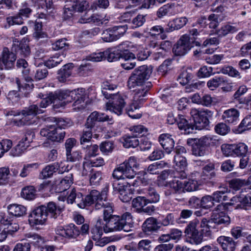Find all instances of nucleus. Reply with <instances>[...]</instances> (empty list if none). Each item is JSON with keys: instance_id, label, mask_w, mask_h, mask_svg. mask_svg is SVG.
Returning <instances> with one entry per match:
<instances>
[{"instance_id": "52", "label": "nucleus", "mask_w": 251, "mask_h": 251, "mask_svg": "<svg viewBox=\"0 0 251 251\" xmlns=\"http://www.w3.org/2000/svg\"><path fill=\"white\" fill-rule=\"evenodd\" d=\"M149 202L147 198L145 197H137L134 199L132 201V205L133 207L138 209H141L146 206Z\"/></svg>"}, {"instance_id": "63", "label": "nucleus", "mask_w": 251, "mask_h": 251, "mask_svg": "<svg viewBox=\"0 0 251 251\" xmlns=\"http://www.w3.org/2000/svg\"><path fill=\"white\" fill-rule=\"evenodd\" d=\"M92 70L91 66L89 64L81 65L77 69V73L80 76H86L91 74Z\"/></svg>"}, {"instance_id": "45", "label": "nucleus", "mask_w": 251, "mask_h": 251, "mask_svg": "<svg viewBox=\"0 0 251 251\" xmlns=\"http://www.w3.org/2000/svg\"><path fill=\"white\" fill-rule=\"evenodd\" d=\"M248 151V146L243 143L234 144V156H245Z\"/></svg>"}, {"instance_id": "24", "label": "nucleus", "mask_w": 251, "mask_h": 251, "mask_svg": "<svg viewBox=\"0 0 251 251\" xmlns=\"http://www.w3.org/2000/svg\"><path fill=\"white\" fill-rule=\"evenodd\" d=\"M109 116L104 113H99L97 111L92 112L88 117L85 126L88 128L94 127L96 122L112 121Z\"/></svg>"}, {"instance_id": "43", "label": "nucleus", "mask_w": 251, "mask_h": 251, "mask_svg": "<svg viewBox=\"0 0 251 251\" xmlns=\"http://www.w3.org/2000/svg\"><path fill=\"white\" fill-rule=\"evenodd\" d=\"M225 82L223 76H216L210 79L207 82V86L211 90H214Z\"/></svg>"}, {"instance_id": "23", "label": "nucleus", "mask_w": 251, "mask_h": 251, "mask_svg": "<svg viewBox=\"0 0 251 251\" xmlns=\"http://www.w3.org/2000/svg\"><path fill=\"white\" fill-rule=\"evenodd\" d=\"M240 112L234 108L225 110L222 116L225 122L229 125H236L239 121Z\"/></svg>"}, {"instance_id": "32", "label": "nucleus", "mask_w": 251, "mask_h": 251, "mask_svg": "<svg viewBox=\"0 0 251 251\" xmlns=\"http://www.w3.org/2000/svg\"><path fill=\"white\" fill-rule=\"evenodd\" d=\"M159 227L156 220L153 217L147 219L143 224L144 231L149 234L151 232L156 231Z\"/></svg>"}, {"instance_id": "22", "label": "nucleus", "mask_w": 251, "mask_h": 251, "mask_svg": "<svg viewBox=\"0 0 251 251\" xmlns=\"http://www.w3.org/2000/svg\"><path fill=\"white\" fill-rule=\"evenodd\" d=\"M57 235L66 238H76L79 235L78 228L73 224L62 226H59L55 229Z\"/></svg>"}, {"instance_id": "29", "label": "nucleus", "mask_w": 251, "mask_h": 251, "mask_svg": "<svg viewBox=\"0 0 251 251\" xmlns=\"http://www.w3.org/2000/svg\"><path fill=\"white\" fill-rule=\"evenodd\" d=\"M215 165L213 163H210L206 165L202 169V172L200 174V179L203 182V181L208 180L214 177L215 176L214 172Z\"/></svg>"}, {"instance_id": "34", "label": "nucleus", "mask_w": 251, "mask_h": 251, "mask_svg": "<svg viewBox=\"0 0 251 251\" xmlns=\"http://www.w3.org/2000/svg\"><path fill=\"white\" fill-rule=\"evenodd\" d=\"M14 48L16 53L22 57H26L30 54L29 46L25 41H22L19 44H15Z\"/></svg>"}, {"instance_id": "47", "label": "nucleus", "mask_w": 251, "mask_h": 251, "mask_svg": "<svg viewBox=\"0 0 251 251\" xmlns=\"http://www.w3.org/2000/svg\"><path fill=\"white\" fill-rule=\"evenodd\" d=\"M34 29L35 31L33 35L36 38H44L47 37V34L42 30V22L36 20L35 22Z\"/></svg>"}, {"instance_id": "61", "label": "nucleus", "mask_w": 251, "mask_h": 251, "mask_svg": "<svg viewBox=\"0 0 251 251\" xmlns=\"http://www.w3.org/2000/svg\"><path fill=\"white\" fill-rule=\"evenodd\" d=\"M146 22V16L138 14L131 21V26L132 28H136L143 25Z\"/></svg>"}, {"instance_id": "50", "label": "nucleus", "mask_w": 251, "mask_h": 251, "mask_svg": "<svg viewBox=\"0 0 251 251\" xmlns=\"http://www.w3.org/2000/svg\"><path fill=\"white\" fill-rule=\"evenodd\" d=\"M130 130L133 135L137 138L138 136H143L148 132V129L142 125H137L130 127Z\"/></svg>"}, {"instance_id": "10", "label": "nucleus", "mask_w": 251, "mask_h": 251, "mask_svg": "<svg viewBox=\"0 0 251 251\" xmlns=\"http://www.w3.org/2000/svg\"><path fill=\"white\" fill-rule=\"evenodd\" d=\"M149 46L154 50L153 57L155 60L163 58L172 47V44L169 41H160L152 38L150 41Z\"/></svg>"}, {"instance_id": "15", "label": "nucleus", "mask_w": 251, "mask_h": 251, "mask_svg": "<svg viewBox=\"0 0 251 251\" xmlns=\"http://www.w3.org/2000/svg\"><path fill=\"white\" fill-rule=\"evenodd\" d=\"M212 138L209 136H204L195 139L192 146V153L196 156H202L206 154L207 147L212 143Z\"/></svg>"}, {"instance_id": "4", "label": "nucleus", "mask_w": 251, "mask_h": 251, "mask_svg": "<svg viewBox=\"0 0 251 251\" xmlns=\"http://www.w3.org/2000/svg\"><path fill=\"white\" fill-rule=\"evenodd\" d=\"M139 166V164L137 158L134 156H131L114 170L112 176L118 180L132 179L136 175L135 169H138Z\"/></svg>"}, {"instance_id": "39", "label": "nucleus", "mask_w": 251, "mask_h": 251, "mask_svg": "<svg viewBox=\"0 0 251 251\" xmlns=\"http://www.w3.org/2000/svg\"><path fill=\"white\" fill-rule=\"evenodd\" d=\"M124 147L126 148H135L139 145V140L133 136H125L122 139Z\"/></svg>"}, {"instance_id": "54", "label": "nucleus", "mask_w": 251, "mask_h": 251, "mask_svg": "<svg viewBox=\"0 0 251 251\" xmlns=\"http://www.w3.org/2000/svg\"><path fill=\"white\" fill-rule=\"evenodd\" d=\"M12 146V142L9 139H3L0 141V158L9 151Z\"/></svg>"}, {"instance_id": "36", "label": "nucleus", "mask_w": 251, "mask_h": 251, "mask_svg": "<svg viewBox=\"0 0 251 251\" xmlns=\"http://www.w3.org/2000/svg\"><path fill=\"white\" fill-rule=\"evenodd\" d=\"M213 223L211 221H208L206 219H202L201 223H199L198 228H201V233L203 236H209L211 234L212 226Z\"/></svg>"}, {"instance_id": "28", "label": "nucleus", "mask_w": 251, "mask_h": 251, "mask_svg": "<svg viewBox=\"0 0 251 251\" xmlns=\"http://www.w3.org/2000/svg\"><path fill=\"white\" fill-rule=\"evenodd\" d=\"M217 241L224 251H234L235 249V243L230 237L220 236Z\"/></svg>"}, {"instance_id": "5", "label": "nucleus", "mask_w": 251, "mask_h": 251, "mask_svg": "<svg viewBox=\"0 0 251 251\" xmlns=\"http://www.w3.org/2000/svg\"><path fill=\"white\" fill-rule=\"evenodd\" d=\"M151 66L143 65L138 67L128 78L127 86L129 89L138 88L149 84L146 80L152 73Z\"/></svg>"}, {"instance_id": "12", "label": "nucleus", "mask_w": 251, "mask_h": 251, "mask_svg": "<svg viewBox=\"0 0 251 251\" xmlns=\"http://www.w3.org/2000/svg\"><path fill=\"white\" fill-rule=\"evenodd\" d=\"M172 173V171L170 170H165L162 172L161 177L164 179L167 178L169 176H170V177H175V178L172 180H170L168 182H167L166 185L167 186L170 187L176 193H181L185 192L184 188V181H182L180 180H179L178 178L180 177L182 179L185 178V174L183 172L180 175H175V176H173Z\"/></svg>"}, {"instance_id": "55", "label": "nucleus", "mask_w": 251, "mask_h": 251, "mask_svg": "<svg viewBox=\"0 0 251 251\" xmlns=\"http://www.w3.org/2000/svg\"><path fill=\"white\" fill-rule=\"evenodd\" d=\"M39 97L41 98L42 99L40 102V106L41 108H46L51 103L54 104V95L53 93H50L48 97L43 98L44 95L41 93L39 94Z\"/></svg>"}, {"instance_id": "56", "label": "nucleus", "mask_w": 251, "mask_h": 251, "mask_svg": "<svg viewBox=\"0 0 251 251\" xmlns=\"http://www.w3.org/2000/svg\"><path fill=\"white\" fill-rule=\"evenodd\" d=\"M174 161L176 164L175 167L176 170L183 169L187 165L186 158L180 154L175 155Z\"/></svg>"}, {"instance_id": "16", "label": "nucleus", "mask_w": 251, "mask_h": 251, "mask_svg": "<svg viewBox=\"0 0 251 251\" xmlns=\"http://www.w3.org/2000/svg\"><path fill=\"white\" fill-rule=\"evenodd\" d=\"M137 180H135L131 184L129 182H127L126 184L119 183L118 184L115 183L113 184V189L115 191L119 193V198L122 201L124 202H128L132 198L131 193L129 192L130 189L129 187L132 185L134 186L136 185Z\"/></svg>"}, {"instance_id": "14", "label": "nucleus", "mask_w": 251, "mask_h": 251, "mask_svg": "<svg viewBox=\"0 0 251 251\" xmlns=\"http://www.w3.org/2000/svg\"><path fill=\"white\" fill-rule=\"evenodd\" d=\"M40 134L52 141L60 142L64 139L65 132L60 128L50 125L42 128L40 131Z\"/></svg>"}, {"instance_id": "8", "label": "nucleus", "mask_w": 251, "mask_h": 251, "mask_svg": "<svg viewBox=\"0 0 251 251\" xmlns=\"http://www.w3.org/2000/svg\"><path fill=\"white\" fill-rule=\"evenodd\" d=\"M83 92V88H78L76 90L70 91L69 90H60L53 93L54 106L55 108H59L64 106L67 103L75 99V95H78L79 97L82 96Z\"/></svg>"}, {"instance_id": "37", "label": "nucleus", "mask_w": 251, "mask_h": 251, "mask_svg": "<svg viewBox=\"0 0 251 251\" xmlns=\"http://www.w3.org/2000/svg\"><path fill=\"white\" fill-rule=\"evenodd\" d=\"M229 190L227 187L222 188L221 190L215 192L212 194V197L215 202H220L228 200L227 194Z\"/></svg>"}, {"instance_id": "42", "label": "nucleus", "mask_w": 251, "mask_h": 251, "mask_svg": "<svg viewBox=\"0 0 251 251\" xmlns=\"http://www.w3.org/2000/svg\"><path fill=\"white\" fill-rule=\"evenodd\" d=\"M10 176L9 168L6 167L0 168V185L8 184L10 180Z\"/></svg>"}, {"instance_id": "57", "label": "nucleus", "mask_w": 251, "mask_h": 251, "mask_svg": "<svg viewBox=\"0 0 251 251\" xmlns=\"http://www.w3.org/2000/svg\"><path fill=\"white\" fill-rule=\"evenodd\" d=\"M147 198L149 203H155L160 200V196L153 188H150L148 190Z\"/></svg>"}, {"instance_id": "17", "label": "nucleus", "mask_w": 251, "mask_h": 251, "mask_svg": "<svg viewBox=\"0 0 251 251\" xmlns=\"http://www.w3.org/2000/svg\"><path fill=\"white\" fill-rule=\"evenodd\" d=\"M192 47L190 38L188 35H184L174 46L173 50L176 55L185 54Z\"/></svg>"}, {"instance_id": "20", "label": "nucleus", "mask_w": 251, "mask_h": 251, "mask_svg": "<svg viewBox=\"0 0 251 251\" xmlns=\"http://www.w3.org/2000/svg\"><path fill=\"white\" fill-rule=\"evenodd\" d=\"M88 6V2L85 0H71L67 1L65 5L64 12L67 16L70 17L75 11H82L86 9Z\"/></svg>"}, {"instance_id": "64", "label": "nucleus", "mask_w": 251, "mask_h": 251, "mask_svg": "<svg viewBox=\"0 0 251 251\" xmlns=\"http://www.w3.org/2000/svg\"><path fill=\"white\" fill-rule=\"evenodd\" d=\"M215 130L217 133L220 135H225L230 131V128L226 123H220L215 126Z\"/></svg>"}, {"instance_id": "48", "label": "nucleus", "mask_w": 251, "mask_h": 251, "mask_svg": "<svg viewBox=\"0 0 251 251\" xmlns=\"http://www.w3.org/2000/svg\"><path fill=\"white\" fill-rule=\"evenodd\" d=\"M218 73L228 75L229 76L237 78H241L239 72L231 66H225L220 69Z\"/></svg>"}, {"instance_id": "26", "label": "nucleus", "mask_w": 251, "mask_h": 251, "mask_svg": "<svg viewBox=\"0 0 251 251\" xmlns=\"http://www.w3.org/2000/svg\"><path fill=\"white\" fill-rule=\"evenodd\" d=\"M73 175L69 174L61 180L56 181L55 191L56 193L64 192L73 183Z\"/></svg>"}, {"instance_id": "35", "label": "nucleus", "mask_w": 251, "mask_h": 251, "mask_svg": "<svg viewBox=\"0 0 251 251\" xmlns=\"http://www.w3.org/2000/svg\"><path fill=\"white\" fill-rule=\"evenodd\" d=\"M86 97L85 90L83 88V92L81 96L79 97L78 95H75V101L73 104V108L74 111H79L84 109L86 104L85 101Z\"/></svg>"}, {"instance_id": "46", "label": "nucleus", "mask_w": 251, "mask_h": 251, "mask_svg": "<svg viewBox=\"0 0 251 251\" xmlns=\"http://www.w3.org/2000/svg\"><path fill=\"white\" fill-rule=\"evenodd\" d=\"M105 58L109 62H113L118 60L120 53L117 51V49H108L104 51Z\"/></svg>"}, {"instance_id": "25", "label": "nucleus", "mask_w": 251, "mask_h": 251, "mask_svg": "<svg viewBox=\"0 0 251 251\" xmlns=\"http://www.w3.org/2000/svg\"><path fill=\"white\" fill-rule=\"evenodd\" d=\"M158 141L166 152L171 153L175 145V142L172 136L168 133L162 134L159 136Z\"/></svg>"}, {"instance_id": "62", "label": "nucleus", "mask_w": 251, "mask_h": 251, "mask_svg": "<svg viewBox=\"0 0 251 251\" xmlns=\"http://www.w3.org/2000/svg\"><path fill=\"white\" fill-rule=\"evenodd\" d=\"M133 48H134L133 44L128 41L123 42L117 47V51L120 53L129 50L134 51V50L132 49Z\"/></svg>"}, {"instance_id": "40", "label": "nucleus", "mask_w": 251, "mask_h": 251, "mask_svg": "<svg viewBox=\"0 0 251 251\" xmlns=\"http://www.w3.org/2000/svg\"><path fill=\"white\" fill-rule=\"evenodd\" d=\"M46 212L47 215H50V216L54 219L56 218L61 213V209L56 205L53 202L48 203L47 206H45Z\"/></svg>"}, {"instance_id": "7", "label": "nucleus", "mask_w": 251, "mask_h": 251, "mask_svg": "<svg viewBox=\"0 0 251 251\" xmlns=\"http://www.w3.org/2000/svg\"><path fill=\"white\" fill-rule=\"evenodd\" d=\"M149 85H147L135 89L133 102L127 108L126 111L128 116L132 119H139L142 115L140 113L133 114L135 110L141 107L144 100V98L146 96L149 90Z\"/></svg>"}, {"instance_id": "27", "label": "nucleus", "mask_w": 251, "mask_h": 251, "mask_svg": "<svg viewBox=\"0 0 251 251\" xmlns=\"http://www.w3.org/2000/svg\"><path fill=\"white\" fill-rule=\"evenodd\" d=\"M187 22L188 19L186 17L176 18L168 23V28L166 29V31L169 32L178 30L183 27Z\"/></svg>"}, {"instance_id": "9", "label": "nucleus", "mask_w": 251, "mask_h": 251, "mask_svg": "<svg viewBox=\"0 0 251 251\" xmlns=\"http://www.w3.org/2000/svg\"><path fill=\"white\" fill-rule=\"evenodd\" d=\"M193 119L194 129L201 130L209 125L208 118L212 116V113L208 110H201L193 108L190 112Z\"/></svg>"}, {"instance_id": "53", "label": "nucleus", "mask_w": 251, "mask_h": 251, "mask_svg": "<svg viewBox=\"0 0 251 251\" xmlns=\"http://www.w3.org/2000/svg\"><path fill=\"white\" fill-rule=\"evenodd\" d=\"M101 38L103 41L110 42L117 40L116 35L114 33L112 28H109L103 32L101 34Z\"/></svg>"}, {"instance_id": "13", "label": "nucleus", "mask_w": 251, "mask_h": 251, "mask_svg": "<svg viewBox=\"0 0 251 251\" xmlns=\"http://www.w3.org/2000/svg\"><path fill=\"white\" fill-rule=\"evenodd\" d=\"M45 206L41 205L34 209L29 215L28 222L30 226L44 225L47 220V214Z\"/></svg>"}, {"instance_id": "51", "label": "nucleus", "mask_w": 251, "mask_h": 251, "mask_svg": "<svg viewBox=\"0 0 251 251\" xmlns=\"http://www.w3.org/2000/svg\"><path fill=\"white\" fill-rule=\"evenodd\" d=\"M165 163L162 161L154 162L150 165L147 169V172L151 174H158L160 170L162 169Z\"/></svg>"}, {"instance_id": "18", "label": "nucleus", "mask_w": 251, "mask_h": 251, "mask_svg": "<svg viewBox=\"0 0 251 251\" xmlns=\"http://www.w3.org/2000/svg\"><path fill=\"white\" fill-rule=\"evenodd\" d=\"M225 206L222 204L218 205L214 210L211 215V221L218 225H228L230 223V218L225 212Z\"/></svg>"}, {"instance_id": "11", "label": "nucleus", "mask_w": 251, "mask_h": 251, "mask_svg": "<svg viewBox=\"0 0 251 251\" xmlns=\"http://www.w3.org/2000/svg\"><path fill=\"white\" fill-rule=\"evenodd\" d=\"M199 222L196 220L191 222L185 230L186 242L191 244L198 245L202 241L201 233L199 232Z\"/></svg>"}, {"instance_id": "60", "label": "nucleus", "mask_w": 251, "mask_h": 251, "mask_svg": "<svg viewBox=\"0 0 251 251\" xmlns=\"http://www.w3.org/2000/svg\"><path fill=\"white\" fill-rule=\"evenodd\" d=\"M214 74L213 68L206 66L201 67L198 72V75L201 78L208 77Z\"/></svg>"}, {"instance_id": "44", "label": "nucleus", "mask_w": 251, "mask_h": 251, "mask_svg": "<svg viewBox=\"0 0 251 251\" xmlns=\"http://www.w3.org/2000/svg\"><path fill=\"white\" fill-rule=\"evenodd\" d=\"M64 58L63 55L56 54L45 62V65L49 68H51L57 66Z\"/></svg>"}, {"instance_id": "58", "label": "nucleus", "mask_w": 251, "mask_h": 251, "mask_svg": "<svg viewBox=\"0 0 251 251\" xmlns=\"http://www.w3.org/2000/svg\"><path fill=\"white\" fill-rule=\"evenodd\" d=\"M215 202L212 195H206L203 197L201 200V205L204 208L208 209L213 207Z\"/></svg>"}, {"instance_id": "6", "label": "nucleus", "mask_w": 251, "mask_h": 251, "mask_svg": "<svg viewBox=\"0 0 251 251\" xmlns=\"http://www.w3.org/2000/svg\"><path fill=\"white\" fill-rule=\"evenodd\" d=\"M43 112V110L39 108L36 104H34L30 106L27 109L23 110L21 114L19 112L13 110L9 111L8 114L14 116L21 115V118L17 122V126H21L34 124L36 121V115Z\"/></svg>"}, {"instance_id": "3", "label": "nucleus", "mask_w": 251, "mask_h": 251, "mask_svg": "<svg viewBox=\"0 0 251 251\" xmlns=\"http://www.w3.org/2000/svg\"><path fill=\"white\" fill-rule=\"evenodd\" d=\"M102 197V191L100 193L97 190H92L89 194L84 199L81 193H76L75 189L72 190L71 193L67 198L68 203H76L78 207L80 208H84L86 206H89L92 203L95 204L101 199Z\"/></svg>"}, {"instance_id": "41", "label": "nucleus", "mask_w": 251, "mask_h": 251, "mask_svg": "<svg viewBox=\"0 0 251 251\" xmlns=\"http://www.w3.org/2000/svg\"><path fill=\"white\" fill-rule=\"evenodd\" d=\"M36 191L32 186H28L23 188L21 195L22 198L27 200H32L36 197Z\"/></svg>"}, {"instance_id": "1", "label": "nucleus", "mask_w": 251, "mask_h": 251, "mask_svg": "<svg viewBox=\"0 0 251 251\" xmlns=\"http://www.w3.org/2000/svg\"><path fill=\"white\" fill-rule=\"evenodd\" d=\"M108 188L105 187L102 191L101 199L95 204V208L100 209L103 208V220L105 222L103 226L105 233L124 230L129 232L133 227L134 222L132 216L128 212L124 213L121 217L113 215L112 203L107 199Z\"/></svg>"}, {"instance_id": "38", "label": "nucleus", "mask_w": 251, "mask_h": 251, "mask_svg": "<svg viewBox=\"0 0 251 251\" xmlns=\"http://www.w3.org/2000/svg\"><path fill=\"white\" fill-rule=\"evenodd\" d=\"M57 167L55 163L47 165L41 171L39 177L41 179H46L51 177L57 171Z\"/></svg>"}, {"instance_id": "59", "label": "nucleus", "mask_w": 251, "mask_h": 251, "mask_svg": "<svg viewBox=\"0 0 251 251\" xmlns=\"http://www.w3.org/2000/svg\"><path fill=\"white\" fill-rule=\"evenodd\" d=\"M172 61L170 59L165 60L158 68V72L161 75H165L172 68Z\"/></svg>"}, {"instance_id": "49", "label": "nucleus", "mask_w": 251, "mask_h": 251, "mask_svg": "<svg viewBox=\"0 0 251 251\" xmlns=\"http://www.w3.org/2000/svg\"><path fill=\"white\" fill-rule=\"evenodd\" d=\"M237 30L236 27L227 24L223 25L218 30L217 34L219 36L223 37L229 33H233L236 32Z\"/></svg>"}, {"instance_id": "33", "label": "nucleus", "mask_w": 251, "mask_h": 251, "mask_svg": "<svg viewBox=\"0 0 251 251\" xmlns=\"http://www.w3.org/2000/svg\"><path fill=\"white\" fill-rule=\"evenodd\" d=\"M9 213L15 217H21L25 215L26 211L25 206L17 204H12L8 206Z\"/></svg>"}, {"instance_id": "21", "label": "nucleus", "mask_w": 251, "mask_h": 251, "mask_svg": "<svg viewBox=\"0 0 251 251\" xmlns=\"http://www.w3.org/2000/svg\"><path fill=\"white\" fill-rule=\"evenodd\" d=\"M202 183L200 179V173L194 172L191 174L189 178L184 181V192H193L198 189L199 186Z\"/></svg>"}, {"instance_id": "2", "label": "nucleus", "mask_w": 251, "mask_h": 251, "mask_svg": "<svg viewBox=\"0 0 251 251\" xmlns=\"http://www.w3.org/2000/svg\"><path fill=\"white\" fill-rule=\"evenodd\" d=\"M117 87L115 84L105 81L101 85V93L105 98L111 99L106 104V110L120 115L126 104L123 97L119 93L112 94L107 92L114 90Z\"/></svg>"}, {"instance_id": "30", "label": "nucleus", "mask_w": 251, "mask_h": 251, "mask_svg": "<svg viewBox=\"0 0 251 251\" xmlns=\"http://www.w3.org/2000/svg\"><path fill=\"white\" fill-rule=\"evenodd\" d=\"M177 124L178 128L181 130H183L185 133L189 134L192 133L193 130L194 129V126L189 123L188 121L183 115L179 116Z\"/></svg>"}, {"instance_id": "31", "label": "nucleus", "mask_w": 251, "mask_h": 251, "mask_svg": "<svg viewBox=\"0 0 251 251\" xmlns=\"http://www.w3.org/2000/svg\"><path fill=\"white\" fill-rule=\"evenodd\" d=\"M74 68L72 63L65 65L58 73L57 78L60 82H64L72 74V70Z\"/></svg>"}, {"instance_id": "19", "label": "nucleus", "mask_w": 251, "mask_h": 251, "mask_svg": "<svg viewBox=\"0 0 251 251\" xmlns=\"http://www.w3.org/2000/svg\"><path fill=\"white\" fill-rule=\"evenodd\" d=\"M16 59V55L13 52L9 51L6 48H4L0 56V70L12 69Z\"/></svg>"}]
</instances>
